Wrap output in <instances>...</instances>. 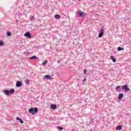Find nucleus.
Listing matches in <instances>:
<instances>
[{
  "label": "nucleus",
  "instance_id": "nucleus-1",
  "mask_svg": "<svg viewBox=\"0 0 131 131\" xmlns=\"http://www.w3.org/2000/svg\"><path fill=\"white\" fill-rule=\"evenodd\" d=\"M2 93L6 96H10L11 94H14V93H15V90L14 89H12L10 90L4 89L2 91Z\"/></svg>",
  "mask_w": 131,
  "mask_h": 131
},
{
  "label": "nucleus",
  "instance_id": "nucleus-2",
  "mask_svg": "<svg viewBox=\"0 0 131 131\" xmlns=\"http://www.w3.org/2000/svg\"><path fill=\"white\" fill-rule=\"evenodd\" d=\"M29 113H31V114L33 115L34 113H37V112H38V108L37 107H35V108L32 107L29 108Z\"/></svg>",
  "mask_w": 131,
  "mask_h": 131
},
{
  "label": "nucleus",
  "instance_id": "nucleus-3",
  "mask_svg": "<svg viewBox=\"0 0 131 131\" xmlns=\"http://www.w3.org/2000/svg\"><path fill=\"white\" fill-rule=\"evenodd\" d=\"M103 35H104V28H101L100 29L99 34L98 35V37H99L100 38V37H102V36H103Z\"/></svg>",
  "mask_w": 131,
  "mask_h": 131
},
{
  "label": "nucleus",
  "instance_id": "nucleus-4",
  "mask_svg": "<svg viewBox=\"0 0 131 131\" xmlns=\"http://www.w3.org/2000/svg\"><path fill=\"white\" fill-rule=\"evenodd\" d=\"M78 17H84V16H85V13L84 12H83L81 11H78Z\"/></svg>",
  "mask_w": 131,
  "mask_h": 131
},
{
  "label": "nucleus",
  "instance_id": "nucleus-5",
  "mask_svg": "<svg viewBox=\"0 0 131 131\" xmlns=\"http://www.w3.org/2000/svg\"><path fill=\"white\" fill-rule=\"evenodd\" d=\"M24 36L28 37V38H31V34L29 32H27L24 34Z\"/></svg>",
  "mask_w": 131,
  "mask_h": 131
},
{
  "label": "nucleus",
  "instance_id": "nucleus-6",
  "mask_svg": "<svg viewBox=\"0 0 131 131\" xmlns=\"http://www.w3.org/2000/svg\"><path fill=\"white\" fill-rule=\"evenodd\" d=\"M22 81H17L16 82V88H21V86H22Z\"/></svg>",
  "mask_w": 131,
  "mask_h": 131
},
{
  "label": "nucleus",
  "instance_id": "nucleus-7",
  "mask_svg": "<svg viewBox=\"0 0 131 131\" xmlns=\"http://www.w3.org/2000/svg\"><path fill=\"white\" fill-rule=\"evenodd\" d=\"M122 88L125 91V92L129 91V88L127 86V85H124L122 86Z\"/></svg>",
  "mask_w": 131,
  "mask_h": 131
},
{
  "label": "nucleus",
  "instance_id": "nucleus-8",
  "mask_svg": "<svg viewBox=\"0 0 131 131\" xmlns=\"http://www.w3.org/2000/svg\"><path fill=\"white\" fill-rule=\"evenodd\" d=\"M44 78L46 79H51L52 78V77L50 75H46L44 76Z\"/></svg>",
  "mask_w": 131,
  "mask_h": 131
},
{
  "label": "nucleus",
  "instance_id": "nucleus-9",
  "mask_svg": "<svg viewBox=\"0 0 131 131\" xmlns=\"http://www.w3.org/2000/svg\"><path fill=\"white\" fill-rule=\"evenodd\" d=\"M51 108L52 109V110H55V109L57 108V105H56V104H51Z\"/></svg>",
  "mask_w": 131,
  "mask_h": 131
},
{
  "label": "nucleus",
  "instance_id": "nucleus-10",
  "mask_svg": "<svg viewBox=\"0 0 131 131\" xmlns=\"http://www.w3.org/2000/svg\"><path fill=\"white\" fill-rule=\"evenodd\" d=\"M29 59L30 60H36V59H37V57L36 56H33L31 57H29Z\"/></svg>",
  "mask_w": 131,
  "mask_h": 131
},
{
  "label": "nucleus",
  "instance_id": "nucleus-11",
  "mask_svg": "<svg viewBox=\"0 0 131 131\" xmlns=\"http://www.w3.org/2000/svg\"><path fill=\"white\" fill-rule=\"evenodd\" d=\"M111 59L112 60V61L114 63L116 62V58H114V56H111Z\"/></svg>",
  "mask_w": 131,
  "mask_h": 131
},
{
  "label": "nucleus",
  "instance_id": "nucleus-12",
  "mask_svg": "<svg viewBox=\"0 0 131 131\" xmlns=\"http://www.w3.org/2000/svg\"><path fill=\"white\" fill-rule=\"evenodd\" d=\"M122 98H123V93H120L118 99H122Z\"/></svg>",
  "mask_w": 131,
  "mask_h": 131
},
{
  "label": "nucleus",
  "instance_id": "nucleus-13",
  "mask_svg": "<svg viewBox=\"0 0 131 131\" xmlns=\"http://www.w3.org/2000/svg\"><path fill=\"white\" fill-rule=\"evenodd\" d=\"M124 50V48H121L120 47H118L117 48L118 52H120V51H123Z\"/></svg>",
  "mask_w": 131,
  "mask_h": 131
},
{
  "label": "nucleus",
  "instance_id": "nucleus-14",
  "mask_svg": "<svg viewBox=\"0 0 131 131\" xmlns=\"http://www.w3.org/2000/svg\"><path fill=\"white\" fill-rule=\"evenodd\" d=\"M16 120H19L20 121V123H21V124H23L24 123V121H23L22 120V119H21V118H19V117H17L16 118Z\"/></svg>",
  "mask_w": 131,
  "mask_h": 131
},
{
  "label": "nucleus",
  "instance_id": "nucleus-15",
  "mask_svg": "<svg viewBox=\"0 0 131 131\" xmlns=\"http://www.w3.org/2000/svg\"><path fill=\"white\" fill-rule=\"evenodd\" d=\"M55 19H60L61 18V16L59 14H56L55 15Z\"/></svg>",
  "mask_w": 131,
  "mask_h": 131
},
{
  "label": "nucleus",
  "instance_id": "nucleus-16",
  "mask_svg": "<svg viewBox=\"0 0 131 131\" xmlns=\"http://www.w3.org/2000/svg\"><path fill=\"white\" fill-rule=\"evenodd\" d=\"M47 64H48V60H45L43 62V63H42V65L45 66V65H47Z\"/></svg>",
  "mask_w": 131,
  "mask_h": 131
},
{
  "label": "nucleus",
  "instance_id": "nucleus-17",
  "mask_svg": "<svg viewBox=\"0 0 131 131\" xmlns=\"http://www.w3.org/2000/svg\"><path fill=\"white\" fill-rule=\"evenodd\" d=\"M117 130H121V126H118L116 128Z\"/></svg>",
  "mask_w": 131,
  "mask_h": 131
},
{
  "label": "nucleus",
  "instance_id": "nucleus-18",
  "mask_svg": "<svg viewBox=\"0 0 131 131\" xmlns=\"http://www.w3.org/2000/svg\"><path fill=\"white\" fill-rule=\"evenodd\" d=\"M12 33L10 32H7V34H6V35L7 36H11Z\"/></svg>",
  "mask_w": 131,
  "mask_h": 131
},
{
  "label": "nucleus",
  "instance_id": "nucleus-19",
  "mask_svg": "<svg viewBox=\"0 0 131 131\" xmlns=\"http://www.w3.org/2000/svg\"><path fill=\"white\" fill-rule=\"evenodd\" d=\"M4 46V42L2 40H0V47Z\"/></svg>",
  "mask_w": 131,
  "mask_h": 131
},
{
  "label": "nucleus",
  "instance_id": "nucleus-20",
  "mask_svg": "<svg viewBox=\"0 0 131 131\" xmlns=\"http://www.w3.org/2000/svg\"><path fill=\"white\" fill-rule=\"evenodd\" d=\"M33 19H34V16L32 15V16H31L30 20H31V21H33Z\"/></svg>",
  "mask_w": 131,
  "mask_h": 131
},
{
  "label": "nucleus",
  "instance_id": "nucleus-21",
  "mask_svg": "<svg viewBox=\"0 0 131 131\" xmlns=\"http://www.w3.org/2000/svg\"><path fill=\"white\" fill-rule=\"evenodd\" d=\"M57 128H59L60 130H63V127H62L58 126Z\"/></svg>",
  "mask_w": 131,
  "mask_h": 131
},
{
  "label": "nucleus",
  "instance_id": "nucleus-22",
  "mask_svg": "<svg viewBox=\"0 0 131 131\" xmlns=\"http://www.w3.org/2000/svg\"><path fill=\"white\" fill-rule=\"evenodd\" d=\"M29 82H30V80H27L26 83V84H28L29 83Z\"/></svg>",
  "mask_w": 131,
  "mask_h": 131
},
{
  "label": "nucleus",
  "instance_id": "nucleus-23",
  "mask_svg": "<svg viewBox=\"0 0 131 131\" xmlns=\"http://www.w3.org/2000/svg\"><path fill=\"white\" fill-rule=\"evenodd\" d=\"M86 81V78H84L83 79V82H85Z\"/></svg>",
  "mask_w": 131,
  "mask_h": 131
},
{
  "label": "nucleus",
  "instance_id": "nucleus-24",
  "mask_svg": "<svg viewBox=\"0 0 131 131\" xmlns=\"http://www.w3.org/2000/svg\"><path fill=\"white\" fill-rule=\"evenodd\" d=\"M86 71H88V70H84V75L86 74Z\"/></svg>",
  "mask_w": 131,
  "mask_h": 131
},
{
  "label": "nucleus",
  "instance_id": "nucleus-25",
  "mask_svg": "<svg viewBox=\"0 0 131 131\" xmlns=\"http://www.w3.org/2000/svg\"><path fill=\"white\" fill-rule=\"evenodd\" d=\"M119 89H120V86H118L116 88V90H118Z\"/></svg>",
  "mask_w": 131,
  "mask_h": 131
},
{
  "label": "nucleus",
  "instance_id": "nucleus-26",
  "mask_svg": "<svg viewBox=\"0 0 131 131\" xmlns=\"http://www.w3.org/2000/svg\"><path fill=\"white\" fill-rule=\"evenodd\" d=\"M18 22H19V20L17 19V20H16V23L17 24H18Z\"/></svg>",
  "mask_w": 131,
  "mask_h": 131
},
{
  "label": "nucleus",
  "instance_id": "nucleus-27",
  "mask_svg": "<svg viewBox=\"0 0 131 131\" xmlns=\"http://www.w3.org/2000/svg\"><path fill=\"white\" fill-rule=\"evenodd\" d=\"M27 55H30V52H28L27 54Z\"/></svg>",
  "mask_w": 131,
  "mask_h": 131
},
{
  "label": "nucleus",
  "instance_id": "nucleus-28",
  "mask_svg": "<svg viewBox=\"0 0 131 131\" xmlns=\"http://www.w3.org/2000/svg\"><path fill=\"white\" fill-rule=\"evenodd\" d=\"M57 63H60V60H58Z\"/></svg>",
  "mask_w": 131,
  "mask_h": 131
},
{
  "label": "nucleus",
  "instance_id": "nucleus-29",
  "mask_svg": "<svg viewBox=\"0 0 131 131\" xmlns=\"http://www.w3.org/2000/svg\"><path fill=\"white\" fill-rule=\"evenodd\" d=\"M120 100V101H121V99H119Z\"/></svg>",
  "mask_w": 131,
  "mask_h": 131
},
{
  "label": "nucleus",
  "instance_id": "nucleus-30",
  "mask_svg": "<svg viewBox=\"0 0 131 131\" xmlns=\"http://www.w3.org/2000/svg\"><path fill=\"white\" fill-rule=\"evenodd\" d=\"M79 1H80V0H79Z\"/></svg>",
  "mask_w": 131,
  "mask_h": 131
}]
</instances>
